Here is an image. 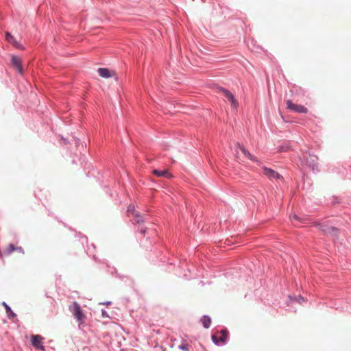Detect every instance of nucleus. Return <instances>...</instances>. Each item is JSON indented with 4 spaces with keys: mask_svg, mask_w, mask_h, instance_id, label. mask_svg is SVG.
<instances>
[{
    "mask_svg": "<svg viewBox=\"0 0 351 351\" xmlns=\"http://www.w3.org/2000/svg\"><path fill=\"white\" fill-rule=\"evenodd\" d=\"M201 322L204 328H208L211 324V319L208 316L204 315L202 317Z\"/></svg>",
    "mask_w": 351,
    "mask_h": 351,
    "instance_id": "obj_13",
    "label": "nucleus"
},
{
    "mask_svg": "<svg viewBox=\"0 0 351 351\" xmlns=\"http://www.w3.org/2000/svg\"><path fill=\"white\" fill-rule=\"evenodd\" d=\"M180 348L183 350H188L187 346L186 344H182L180 346Z\"/></svg>",
    "mask_w": 351,
    "mask_h": 351,
    "instance_id": "obj_20",
    "label": "nucleus"
},
{
    "mask_svg": "<svg viewBox=\"0 0 351 351\" xmlns=\"http://www.w3.org/2000/svg\"><path fill=\"white\" fill-rule=\"evenodd\" d=\"M99 75L104 78H108L114 77L115 80H117L116 73L114 71L109 70L107 68H99L97 70Z\"/></svg>",
    "mask_w": 351,
    "mask_h": 351,
    "instance_id": "obj_5",
    "label": "nucleus"
},
{
    "mask_svg": "<svg viewBox=\"0 0 351 351\" xmlns=\"http://www.w3.org/2000/svg\"><path fill=\"white\" fill-rule=\"evenodd\" d=\"M304 298H303L300 297V298H299V300H298V302L301 304V303H302V301H304Z\"/></svg>",
    "mask_w": 351,
    "mask_h": 351,
    "instance_id": "obj_23",
    "label": "nucleus"
},
{
    "mask_svg": "<svg viewBox=\"0 0 351 351\" xmlns=\"http://www.w3.org/2000/svg\"><path fill=\"white\" fill-rule=\"evenodd\" d=\"M281 152H291V150L290 147H287L285 149H283L282 150H281Z\"/></svg>",
    "mask_w": 351,
    "mask_h": 351,
    "instance_id": "obj_21",
    "label": "nucleus"
},
{
    "mask_svg": "<svg viewBox=\"0 0 351 351\" xmlns=\"http://www.w3.org/2000/svg\"><path fill=\"white\" fill-rule=\"evenodd\" d=\"M235 152H237V153H239V152H242L243 154L245 153V150L244 147L242 146V145H240L239 144H237L236 145Z\"/></svg>",
    "mask_w": 351,
    "mask_h": 351,
    "instance_id": "obj_16",
    "label": "nucleus"
},
{
    "mask_svg": "<svg viewBox=\"0 0 351 351\" xmlns=\"http://www.w3.org/2000/svg\"><path fill=\"white\" fill-rule=\"evenodd\" d=\"M290 219H291V220L292 221V222H293V221H294V220H295V221H302V222H303V221H304V220H303L302 219H300V217H298V216H297L295 214H294V215H291V216L290 217Z\"/></svg>",
    "mask_w": 351,
    "mask_h": 351,
    "instance_id": "obj_17",
    "label": "nucleus"
},
{
    "mask_svg": "<svg viewBox=\"0 0 351 351\" xmlns=\"http://www.w3.org/2000/svg\"><path fill=\"white\" fill-rule=\"evenodd\" d=\"M5 38L8 42L12 43L15 47L19 48L20 46V44L18 43L13 36H12L10 33L7 32L5 34Z\"/></svg>",
    "mask_w": 351,
    "mask_h": 351,
    "instance_id": "obj_11",
    "label": "nucleus"
},
{
    "mask_svg": "<svg viewBox=\"0 0 351 351\" xmlns=\"http://www.w3.org/2000/svg\"><path fill=\"white\" fill-rule=\"evenodd\" d=\"M134 217H135V220L137 223H141V222H143L144 221V218L143 217V216H141L140 215L139 213H135V215H134Z\"/></svg>",
    "mask_w": 351,
    "mask_h": 351,
    "instance_id": "obj_15",
    "label": "nucleus"
},
{
    "mask_svg": "<svg viewBox=\"0 0 351 351\" xmlns=\"http://www.w3.org/2000/svg\"><path fill=\"white\" fill-rule=\"evenodd\" d=\"M319 229L326 234H329L333 237H337L339 234V230L332 226H328L327 225L319 224Z\"/></svg>",
    "mask_w": 351,
    "mask_h": 351,
    "instance_id": "obj_3",
    "label": "nucleus"
},
{
    "mask_svg": "<svg viewBox=\"0 0 351 351\" xmlns=\"http://www.w3.org/2000/svg\"><path fill=\"white\" fill-rule=\"evenodd\" d=\"M220 337H219V340L221 341V343H226L227 339H228V331L227 330H221L220 332Z\"/></svg>",
    "mask_w": 351,
    "mask_h": 351,
    "instance_id": "obj_14",
    "label": "nucleus"
},
{
    "mask_svg": "<svg viewBox=\"0 0 351 351\" xmlns=\"http://www.w3.org/2000/svg\"><path fill=\"white\" fill-rule=\"evenodd\" d=\"M16 250H18L19 252H21L22 251V247H15L14 244L12 243H10L9 244V245L8 246V247L6 248V250H5L3 251V254L5 256H8L10 255L12 252L14 251H16Z\"/></svg>",
    "mask_w": 351,
    "mask_h": 351,
    "instance_id": "obj_9",
    "label": "nucleus"
},
{
    "mask_svg": "<svg viewBox=\"0 0 351 351\" xmlns=\"http://www.w3.org/2000/svg\"><path fill=\"white\" fill-rule=\"evenodd\" d=\"M212 340L215 344H218L219 342H221L219 338L216 335H213L212 336Z\"/></svg>",
    "mask_w": 351,
    "mask_h": 351,
    "instance_id": "obj_19",
    "label": "nucleus"
},
{
    "mask_svg": "<svg viewBox=\"0 0 351 351\" xmlns=\"http://www.w3.org/2000/svg\"><path fill=\"white\" fill-rule=\"evenodd\" d=\"M12 65L19 73H22L21 60L20 58L15 56H12Z\"/></svg>",
    "mask_w": 351,
    "mask_h": 351,
    "instance_id": "obj_8",
    "label": "nucleus"
},
{
    "mask_svg": "<svg viewBox=\"0 0 351 351\" xmlns=\"http://www.w3.org/2000/svg\"><path fill=\"white\" fill-rule=\"evenodd\" d=\"M69 310L73 312V315L79 322V324H82L84 322L86 316L83 313L80 304L77 302H74L73 303V306H70Z\"/></svg>",
    "mask_w": 351,
    "mask_h": 351,
    "instance_id": "obj_1",
    "label": "nucleus"
},
{
    "mask_svg": "<svg viewBox=\"0 0 351 351\" xmlns=\"http://www.w3.org/2000/svg\"><path fill=\"white\" fill-rule=\"evenodd\" d=\"M263 174L265 175L267 177H268L269 179H280L282 178V176L277 172H276L274 170L264 167L263 169Z\"/></svg>",
    "mask_w": 351,
    "mask_h": 351,
    "instance_id": "obj_7",
    "label": "nucleus"
},
{
    "mask_svg": "<svg viewBox=\"0 0 351 351\" xmlns=\"http://www.w3.org/2000/svg\"><path fill=\"white\" fill-rule=\"evenodd\" d=\"M32 345L36 348V349H40L42 350H44V346H43V338L38 335H32Z\"/></svg>",
    "mask_w": 351,
    "mask_h": 351,
    "instance_id": "obj_6",
    "label": "nucleus"
},
{
    "mask_svg": "<svg viewBox=\"0 0 351 351\" xmlns=\"http://www.w3.org/2000/svg\"><path fill=\"white\" fill-rule=\"evenodd\" d=\"M102 316L104 317H108V315L105 311H102Z\"/></svg>",
    "mask_w": 351,
    "mask_h": 351,
    "instance_id": "obj_22",
    "label": "nucleus"
},
{
    "mask_svg": "<svg viewBox=\"0 0 351 351\" xmlns=\"http://www.w3.org/2000/svg\"><path fill=\"white\" fill-rule=\"evenodd\" d=\"M1 304H2V306H4V308L5 309L6 314H7V317L9 319L14 318L16 316V313L13 312V311L11 309L10 306L5 302H3L1 303Z\"/></svg>",
    "mask_w": 351,
    "mask_h": 351,
    "instance_id": "obj_10",
    "label": "nucleus"
},
{
    "mask_svg": "<svg viewBox=\"0 0 351 351\" xmlns=\"http://www.w3.org/2000/svg\"><path fill=\"white\" fill-rule=\"evenodd\" d=\"M153 173L156 176H157L158 177H170L171 176V174L168 172L167 170H162V171H160V170H158V169H154L153 171Z\"/></svg>",
    "mask_w": 351,
    "mask_h": 351,
    "instance_id": "obj_12",
    "label": "nucleus"
},
{
    "mask_svg": "<svg viewBox=\"0 0 351 351\" xmlns=\"http://www.w3.org/2000/svg\"><path fill=\"white\" fill-rule=\"evenodd\" d=\"M128 212L131 213L133 215H135L137 212L135 211L134 206L130 205L128 208Z\"/></svg>",
    "mask_w": 351,
    "mask_h": 351,
    "instance_id": "obj_18",
    "label": "nucleus"
},
{
    "mask_svg": "<svg viewBox=\"0 0 351 351\" xmlns=\"http://www.w3.org/2000/svg\"><path fill=\"white\" fill-rule=\"evenodd\" d=\"M286 104H287V108L293 112H298V113H304V114H306L308 112V109L305 106H302V105L295 104L291 100H287L286 101Z\"/></svg>",
    "mask_w": 351,
    "mask_h": 351,
    "instance_id": "obj_2",
    "label": "nucleus"
},
{
    "mask_svg": "<svg viewBox=\"0 0 351 351\" xmlns=\"http://www.w3.org/2000/svg\"><path fill=\"white\" fill-rule=\"evenodd\" d=\"M249 156H250V158H251L252 160H253V159H254V158H253V157H252L253 156H252V154H250Z\"/></svg>",
    "mask_w": 351,
    "mask_h": 351,
    "instance_id": "obj_25",
    "label": "nucleus"
},
{
    "mask_svg": "<svg viewBox=\"0 0 351 351\" xmlns=\"http://www.w3.org/2000/svg\"><path fill=\"white\" fill-rule=\"evenodd\" d=\"M3 256H5V255L3 254V252H1V251L0 250V258H2Z\"/></svg>",
    "mask_w": 351,
    "mask_h": 351,
    "instance_id": "obj_24",
    "label": "nucleus"
},
{
    "mask_svg": "<svg viewBox=\"0 0 351 351\" xmlns=\"http://www.w3.org/2000/svg\"><path fill=\"white\" fill-rule=\"evenodd\" d=\"M219 90L221 91L223 95L228 99V100L231 103L232 106L237 108L238 106V102L235 99L233 94L230 92L228 90L225 89L223 88H219Z\"/></svg>",
    "mask_w": 351,
    "mask_h": 351,
    "instance_id": "obj_4",
    "label": "nucleus"
}]
</instances>
